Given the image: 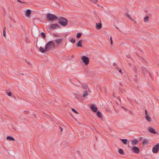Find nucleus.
I'll list each match as a JSON object with an SVG mask.
<instances>
[{"instance_id": "f257e3e1", "label": "nucleus", "mask_w": 159, "mask_h": 159, "mask_svg": "<svg viewBox=\"0 0 159 159\" xmlns=\"http://www.w3.org/2000/svg\"><path fill=\"white\" fill-rule=\"evenodd\" d=\"M55 47L54 42L52 41H49L45 45V49L47 51L54 49Z\"/></svg>"}, {"instance_id": "f03ea898", "label": "nucleus", "mask_w": 159, "mask_h": 159, "mask_svg": "<svg viewBox=\"0 0 159 159\" xmlns=\"http://www.w3.org/2000/svg\"><path fill=\"white\" fill-rule=\"evenodd\" d=\"M58 22L61 25L65 27L67 25L68 21L66 19L60 17L58 20Z\"/></svg>"}, {"instance_id": "7ed1b4c3", "label": "nucleus", "mask_w": 159, "mask_h": 159, "mask_svg": "<svg viewBox=\"0 0 159 159\" xmlns=\"http://www.w3.org/2000/svg\"><path fill=\"white\" fill-rule=\"evenodd\" d=\"M58 19V17L55 15L51 13L46 14V20L49 21H53Z\"/></svg>"}, {"instance_id": "20e7f679", "label": "nucleus", "mask_w": 159, "mask_h": 159, "mask_svg": "<svg viewBox=\"0 0 159 159\" xmlns=\"http://www.w3.org/2000/svg\"><path fill=\"white\" fill-rule=\"evenodd\" d=\"M81 59L86 65H88L89 63V59L88 57L83 56L81 57Z\"/></svg>"}, {"instance_id": "39448f33", "label": "nucleus", "mask_w": 159, "mask_h": 159, "mask_svg": "<svg viewBox=\"0 0 159 159\" xmlns=\"http://www.w3.org/2000/svg\"><path fill=\"white\" fill-rule=\"evenodd\" d=\"M159 151V143H157L152 149V151L153 153H156Z\"/></svg>"}, {"instance_id": "423d86ee", "label": "nucleus", "mask_w": 159, "mask_h": 159, "mask_svg": "<svg viewBox=\"0 0 159 159\" xmlns=\"http://www.w3.org/2000/svg\"><path fill=\"white\" fill-rule=\"evenodd\" d=\"M60 26L57 24H52L49 26L50 29L52 30H54L57 28H60Z\"/></svg>"}, {"instance_id": "0eeeda50", "label": "nucleus", "mask_w": 159, "mask_h": 159, "mask_svg": "<svg viewBox=\"0 0 159 159\" xmlns=\"http://www.w3.org/2000/svg\"><path fill=\"white\" fill-rule=\"evenodd\" d=\"M133 151L136 153H139V148L136 147H134L132 148Z\"/></svg>"}, {"instance_id": "6e6552de", "label": "nucleus", "mask_w": 159, "mask_h": 159, "mask_svg": "<svg viewBox=\"0 0 159 159\" xmlns=\"http://www.w3.org/2000/svg\"><path fill=\"white\" fill-rule=\"evenodd\" d=\"M90 108L94 112H96L97 111V107H95L94 104H92L91 105Z\"/></svg>"}, {"instance_id": "1a4fd4ad", "label": "nucleus", "mask_w": 159, "mask_h": 159, "mask_svg": "<svg viewBox=\"0 0 159 159\" xmlns=\"http://www.w3.org/2000/svg\"><path fill=\"white\" fill-rule=\"evenodd\" d=\"M63 41V39H57L54 40V42L57 43V45H59L60 43Z\"/></svg>"}, {"instance_id": "9d476101", "label": "nucleus", "mask_w": 159, "mask_h": 159, "mask_svg": "<svg viewBox=\"0 0 159 159\" xmlns=\"http://www.w3.org/2000/svg\"><path fill=\"white\" fill-rule=\"evenodd\" d=\"M148 131L151 133L153 134H156V132L155 130L154 129L151 127L148 128Z\"/></svg>"}, {"instance_id": "9b49d317", "label": "nucleus", "mask_w": 159, "mask_h": 159, "mask_svg": "<svg viewBox=\"0 0 159 159\" xmlns=\"http://www.w3.org/2000/svg\"><path fill=\"white\" fill-rule=\"evenodd\" d=\"M96 28L98 29H100L102 28V24L101 23H96Z\"/></svg>"}, {"instance_id": "f8f14e48", "label": "nucleus", "mask_w": 159, "mask_h": 159, "mask_svg": "<svg viewBox=\"0 0 159 159\" xmlns=\"http://www.w3.org/2000/svg\"><path fill=\"white\" fill-rule=\"evenodd\" d=\"M31 14V11L30 9H27L26 11L25 15L27 16H30V14Z\"/></svg>"}, {"instance_id": "ddd939ff", "label": "nucleus", "mask_w": 159, "mask_h": 159, "mask_svg": "<svg viewBox=\"0 0 159 159\" xmlns=\"http://www.w3.org/2000/svg\"><path fill=\"white\" fill-rule=\"evenodd\" d=\"M82 41L81 40H80L76 44V46L77 47H82Z\"/></svg>"}, {"instance_id": "4468645a", "label": "nucleus", "mask_w": 159, "mask_h": 159, "mask_svg": "<svg viewBox=\"0 0 159 159\" xmlns=\"http://www.w3.org/2000/svg\"><path fill=\"white\" fill-rule=\"evenodd\" d=\"M131 143L133 145H137L138 144V142L137 139H134L132 140Z\"/></svg>"}, {"instance_id": "2eb2a0df", "label": "nucleus", "mask_w": 159, "mask_h": 159, "mask_svg": "<svg viewBox=\"0 0 159 159\" xmlns=\"http://www.w3.org/2000/svg\"><path fill=\"white\" fill-rule=\"evenodd\" d=\"M39 51L42 53H44L46 51H47L45 49V48L44 49L42 47H40L39 48Z\"/></svg>"}, {"instance_id": "dca6fc26", "label": "nucleus", "mask_w": 159, "mask_h": 159, "mask_svg": "<svg viewBox=\"0 0 159 159\" xmlns=\"http://www.w3.org/2000/svg\"><path fill=\"white\" fill-rule=\"evenodd\" d=\"M97 116L100 118H102V115L101 113L99 111H97L96 113Z\"/></svg>"}, {"instance_id": "f3484780", "label": "nucleus", "mask_w": 159, "mask_h": 159, "mask_svg": "<svg viewBox=\"0 0 159 159\" xmlns=\"http://www.w3.org/2000/svg\"><path fill=\"white\" fill-rule=\"evenodd\" d=\"M7 139L9 141H15V140L14 138L11 136H7Z\"/></svg>"}, {"instance_id": "a211bd4d", "label": "nucleus", "mask_w": 159, "mask_h": 159, "mask_svg": "<svg viewBox=\"0 0 159 159\" xmlns=\"http://www.w3.org/2000/svg\"><path fill=\"white\" fill-rule=\"evenodd\" d=\"M145 118L149 122L151 121V118L149 116H145Z\"/></svg>"}, {"instance_id": "6ab92c4d", "label": "nucleus", "mask_w": 159, "mask_h": 159, "mask_svg": "<svg viewBox=\"0 0 159 159\" xmlns=\"http://www.w3.org/2000/svg\"><path fill=\"white\" fill-rule=\"evenodd\" d=\"M120 139L122 141V143L124 144H126L127 143V142L128 141V140L127 139Z\"/></svg>"}, {"instance_id": "aec40b11", "label": "nucleus", "mask_w": 159, "mask_h": 159, "mask_svg": "<svg viewBox=\"0 0 159 159\" xmlns=\"http://www.w3.org/2000/svg\"><path fill=\"white\" fill-rule=\"evenodd\" d=\"M88 73L89 75H92L94 74V72L93 71L91 70H89L88 71Z\"/></svg>"}, {"instance_id": "412c9836", "label": "nucleus", "mask_w": 159, "mask_h": 159, "mask_svg": "<svg viewBox=\"0 0 159 159\" xmlns=\"http://www.w3.org/2000/svg\"><path fill=\"white\" fill-rule=\"evenodd\" d=\"M148 141L147 139H144L142 143V144L143 145H146L148 143Z\"/></svg>"}, {"instance_id": "4be33fe9", "label": "nucleus", "mask_w": 159, "mask_h": 159, "mask_svg": "<svg viewBox=\"0 0 159 159\" xmlns=\"http://www.w3.org/2000/svg\"><path fill=\"white\" fill-rule=\"evenodd\" d=\"M90 2L94 4H97L98 2V0H89Z\"/></svg>"}, {"instance_id": "5701e85b", "label": "nucleus", "mask_w": 159, "mask_h": 159, "mask_svg": "<svg viewBox=\"0 0 159 159\" xmlns=\"http://www.w3.org/2000/svg\"><path fill=\"white\" fill-rule=\"evenodd\" d=\"M88 95V93L86 91H85L84 92L83 94V97H85L87 96Z\"/></svg>"}, {"instance_id": "b1692460", "label": "nucleus", "mask_w": 159, "mask_h": 159, "mask_svg": "<svg viewBox=\"0 0 159 159\" xmlns=\"http://www.w3.org/2000/svg\"><path fill=\"white\" fill-rule=\"evenodd\" d=\"M118 152L119 153L121 154H123L124 153L123 150L121 149H119L118 150Z\"/></svg>"}, {"instance_id": "393cba45", "label": "nucleus", "mask_w": 159, "mask_h": 159, "mask_svg": "<svg viewBox=\"0 0 159 159\" xmlns=\"http://www.w3.org/2000/svg\"><path fill=\"white\" fill-rule=\"evenodd\" d=\"M82 34L81 33H78L76 35V37L77 38H80L81 37Z\"/></svg>"}, {"instance_id": "a878e982", "label": "nucleus", "mask_w": 159, "mask_h": 159, "mask_svg": "<svg viewBox=\"0 0 159 159\" xmlns=\"http://www.w3.org/2000/svg\"><path fill=\"white\" fill-rule=\"evenodd\" d=\"M149 20V17L147 16L145 17L144 19V21L145 22H146Z\"/></svg>"}, {"instance_id": "bb28decb", "label": "nucleus", "mask_w": 159, "mask_h": 159, "mask_svg": "<svg viewBox=\"0 0 159 159\" xmlns=\"http://www.w3.org/2000/svg\"><path fill=\"white\" fill-rule=\"evenodd\" d=\"M142 71H143V73L144 74H145L147 73V70H146V69L145 68L143 67Z\"/></svg>"}, {"instance_id": "cd10ccee", "label": "nucleus", "mask_w": 159, "mask_h": 159, "mask_svg": "<svg viewBox=\"0 0 159 159\" xmlns=\"http://www.w3.org/2000/svg\"><path fill=\"white\" fill-rule=\"evenodd\" d=\"M40 34L43 38H45L46 35L45 34L44 32H41Z\"/></svg>"}, {"instance_id": "c85d7f7f", "label": "nucleus", "mask_w": 159, "mask_h": 159, "mask_svg": "<svg viewBox=\"0 0 159 159\" xmlns=\"http://www.w3.org/2000/svg\"><path fill=\"white\" fill-rule=\"evenodd\" d=\"M113 66L115 67V69H116V70H118L119 68V67L117 66V65L115 63H114Z\"/></svg>"}, {"instance_id": "c756f323", "label": "nucleus", "mask_w": 159, "mask_h": 159, "mask_svg": "<svg viewBox=\"0 0 159 159\" xmlns=\"http://www.w3.org/2000/svg\"><path fill=\"white\" fill-rule=\"evenodd\" d=\"M71 110L73 112H74L76 114H79L78 112L75 109H74L73 108H72Z\"/></svg>"}, {"instance_id": "7c9ffc66", "label": "nucleus", "mask_w": 159, "mask_h": 159, "mask_svg": "<svg viewBox=\"0 0 159 159\" xmlns=\"http://www.w3.org/2000/svg\"><path fill=\"white\" fill-rule=\"evenodd\" d=\"M75 42V40L74 39H72L70 40V42L72 43H74Z\"/></svg>"}, {"instance_id": "2f4dec72", "label": "nucleus", "mask_w": 159, "mask_h": 159, "mask_svg": "<svg viewBox=\"0 0 159 159\" xmlns=\"http://www.w3.org/2000/svg\"><path fill=\"white\" fill-rule=\"evenodd\" d=\"M122 108L125 111H128V109L125 107H122Z\"/></svg>"}, {"instance_id": "473e14b6", "label": "nucleus", "mask_w": 159, "mask_h": 159, "mask_svg": "<svg viewBox=\"0 0 159 159\" xmlns=\"http://www.w3.org/2000/svg\"><path fill=\"white\" fill-rule=\"evenodd\" d=\"M127 16L131 20H132V21H134V20L130 16H129V14H127Z\"/></svg>"}, {"instance_id": "72a5a7b5", "label": "nucleus", "mask_w": 159, "mask_h": 159, "mask_svg": "<svg viewBox=\"0 0 159 159\" xmlns=\"http://www.w3.org/2000/svg\"><path fill=\"white\" fill-rule=\"evenodd\" d=\"M145 116H149L148 112L147 110H145Z\"/></svg>"}, {"instance_id": "f704fd0d", "label": "nucleus", "mask_w": 159, "mask_h": 159, "mask_svg": "<svg viewBox=\"0 0 159 159\" xmlns=\"http://www.w3.org/2000/svg\"><path fill=\"white\" fill-rule=\"evenodd\" d=\"M110 39L111 41V44H112L113 43V41L112 40V37L111 36H110Z\"/></svg>"}, {"instance_id": "c9c22d12", "label": "nucleus", "mask_w": 159, "mask_h": 159, "mask_svg": "<svg viewBox=\"0 0 159 159\" xmlns=\"http://www.w3.org/2000/svg\"><path fill=\"white\" fill-rule=\"evenodd\" d=\"M75 98H80V96L77 94H76V95H75Z\"/></svg>"}, {"instance_id": "e433bc0d", "label": "nucleus", "mask_w": 159, "mask_h": 159, "mask_svg": "<svg viewBox=\"0 0 159 159\" xmlns=\"http://www.w3.org/2000/svg\"><path fill=\"white\" fill-rule=\"evenodd\" d=\"M119 90H120V92H121L122 93H123V90L122 89H121L120 88H119Z\"/></svg>"}, {"instance_id": "4c0bfd02", "label": "nucleus", "mask_w": 159, "mask_h": 159, "mask_svg": "<svg viewBox=\"0 0 159 159\" xmlns=\"http://www.w3.org/2000/svg\"><path fill=\"white\" fill-rule=\"evenodd\" d=\"M3 36L5 37L6 36V31L3 32Z\"/></svg>"}, {"instance_id": "58836bf2", "label": "nucleus", "mask_w": 159, "mask_h": 159, "mask_svg": "<svg viewBox=\"0 0 159 159\" xmlns=\"http://www.w3.org/2000/svg\"><path fill=\"white\" fill-rule=\"evenodd\" d=\"M7 94L9 96H11V92H9Z\"/></svg>"}, {"instance_id": "ea45409f", "label": "nucleus", "mask_w": 159, "mask_h": 159, "mask_svg": "<svg viewBox=\"0 0 159 159\" xmlns=\"http://www.w3.org/2000/svg\"><path fill=\"white\" fill-rule=\"evenodd\" d=\"M119 71V72L121 74H122L121 70L119 68L118 69Z\"/></svg>"}, {"instance_id": "a19ab883", "label": "nucleus", "mask_w": 159, "mask_h": 159, "mask_svg": "<svg viewBox=\"0 0 159 159\" xmlns=\"http://www.w3.org/2000/svg\"><path fill=\"white\" fill-rule=\"evenodd\" d=\"M129 113L130 114H132L133 112L132 111L130 110L129 111Z\"/></svg>"}, {"instance_id": "79ce46f5", "label": "nucleus", "mask_w": 159, "mask_h": 159, "mask_svg": "<svg viewBox=\"0 0 159 159\" xmlns=\"http://www.w3.org/2000/svg\"><path fill=\"white\" fill-rule=\"evenodd\" d=\"M53 35L55 37H57V34H53Z\"/></svg>"}, {"instance_id": "37998d69", "label": "nucleus", "mask_w": 159, "mask_h": 159, "mask_svg": "<svg viewBox=\"0 0 159 159\" xmlns=\"http://www.w3.org/2000/svg\"><path fill=\"white\" fill-rule=\"evenodd\" d=\"M6 31V27H4L3 29V32Z\"/></svg>"}, {"instance_id": "c03bdc74", "label": "nucleus", "mask_w": 159, "mask_h": 159, "mask_svg": "<svg viewBox=\"0 0 159 159\" xmlns=\"http://www.w3.org/2000/svg\"><path fill=\"white\" fill-rule=\"evenodd\" d=\"M17 1L18 2H19L20 3L22 2L21 1H20V0H17Z\"/></svg>"}, {"instance_id": "a18cd8bd", "label": "nucleus", "mask_w": 159, "mask_h": 159, "mask_svg": "<svg viewBox=\"0 0 159 159\" xmlns=\"http://www.w3.org/2000/svg\"><path fill=\"white\" fill-rule=\"evenodd\" d=\"M60 128V129H61V131H62V128H61V127L60 126H59Z\"/></svg>"}, {"instance_id": "49530a36", "label": "nucleus", "mask_w": 159, "mask_h": 159, "mask_svg": "<svg viewBox=\"0 0 159 159\" xmlns=\"http://www.w3.org/2000/svg\"><path fill=\"white\" fill-rule=\"evenodd\" d=\"M142 139V137H140L139 138V140H141Z\"/></svg>"}, {"instance_id": "de8ad7c7", "label": "nucleus", "mask_w": 159, "mask_h": 159, "mask_svg": "<svg viewBox=\"0 0 159 159\" xmlns=\"http://www.w3.org/2000/svg\"><path fill=\"white\" fill-rule=\"evenodd\" d=\"M73 117L74 119L76 121H77V120L75 118V117H73Z\"/></svg>"}, {"instance_id": "09e8293b", "label": "nucleus", "mask_w": 159, "mask_h": 159, "mask_svg": "<svg viewBox=\"0 0 159 159\" xmlns=\"http://www.w3.org/2000/svg\"><path fill=\"white\" fill-rule=\"evenodd\" d=\"M128 65H129V66H131V64L130 63H128Z\"/></svg>"}, {"instance_id": "8fccbe9b", "label": "nucleus", "mask_w": 159, "mask_h": 159, "mask_svg": "<svg viewBox=\"0 0 159 159\" xmlns=\"http://www.w3.org/2000/svg\"><path fill=\"white\" fill-rule=\"evenodd\" d=\"M74 55H72L71 56L72 58H74Z\"/></svg>"}, {"instance_id": "3c124183", "label": "nucleus", "mask_w": 159, "mask_h": 159, "mask_svg": "<svg viewBox=\"0 0 159 159\" xmlns=\"http://www.w3.org/2000/svg\"><path fill=\"white\" fill-rule=\"evenodd\" d=\"M25 112L26 113H28V112H29V111H25Z\"/></svg>"}, {"instance_id": "603ef678", "label": "nucleus", "mask_w": 159, "mask_h": 159, "mask_svg": "<svg viewBox=\"0 0 159 159\" xmlns=\"http://www.w3.org/2000/svg\"><path fill=\"white\" fill-rule=\"evenodd\" d=\"M21 3H26V2H21Z\"/></svg>"}, {"instance_id": "864d4df0", "label": "nucleus", "mask_w": 159, "mask_h": 159, "mask_svg": "<svg viewBox=\"0 0 159 159\" xmlns=\"http://www.w3.org/2000/svg\"><path fill=\"white\" fill-rule=\"evenodd\" d=\"M116 29H118V27H116Z\"/></svg>"}, {"instance_id": "5fc2aeb1", "label": "nucleus", "mask_w": 159, "mask_h": 159, "mask_svg": "<svg viewBox=\"0 0 159 159\" xmlns=\"http://www.w3.org/2000/svg\"><path fill=\"white\" fill-rule=\"evenodd\" d=\"M28 64H29V65H30V63H28Z\"/></svg>"}, {"instance_id": "6e6d98bb", "label": "nucleus", "mask_w": 159, "mask_h": 159, "mask_svg": "<svg viewBox=\"0 0 159 159\" xmlns=\"http://www.w3.org/2000/svg\"><path fill=\"white\" fill-rule=\"evenodd\" d=\"M120 85H121V83H120Z\"/></svg>"}]
</instances>
